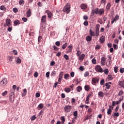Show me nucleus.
I'll use <instances>...</instances> for the list:
<instances>
[{
  "label": "nucleus",
  "mask_w": 124,
  "mask_h": 124,
  "mask_svg": "<svg viewBox=\"0 0 124 124\" xmlns=\"http://www.w3.org/2000/svg\"><path fill=\"white\" fill-rule=\"evenodd\" d=\"M81 52L80 50H78L77 53V57H79L81 55Z\"/></svg>",
  "instance_id": "8fccbe9b"
},
{
  "label": "nucleus",
  "mask_w": 124,
  "mask_h": 124,
  "mask_svg": "<svg viewBox=\"0 0 124 124\" xmlns=\"http://www.w3.org/2000/svg\"><path fill=\"white\" fill-rule=\"evenodd\" d=\"M64 12H66L67 14H68L70 12V5L69 4L67 3L64 6L63 9Z\"/></svg>",
  "instance_id": "f03ea898"
},
{
  "label": "nucleus",
  "mask_w": 124,
  "mask_h": 124,
  "mask_svg": "<svg viewBox=\"0 0 124 124\" xmlns=\"http://www.w3.org/2000/svg\"><path fill=\"white\" fill-rule=\"evenodd\" d=\"M99 24L96 25L95 31H99Z\"/></svg>",
  "instance_id": "5fc2aeb1"
},
{
  "label": "nucleus",
  "mask_w": 124,
  "mask_h": 124,
  "mask_svg": "<svg viewBox=\"0 0 124 124\" xmlns=\"http://www.w3.org/2000/svg\"><path fill=\"white\" fill-rule=\"evenodd\" d=\"M121 102H122V99L120 98L119 101H115V104H116V105H118L120 104V103H121Z\"/></svg>",
  "instance_id": "49530a36"
},
{
  "label": "nucleus",
  "mask_w": 124,
  "mask_h": 124,
  "mask_svg": "<svg viewBox=\"0 0 124 124\" xmlns=\"http://www.w3.org/2000/svg\"><path fill=\"white\" fill-rule=\"evenodd\" d=\"M37 5L39 7H42L43 6L42 3H41V2H38L37 3Z\"/></svg>",
  "instance_id": "bf43d9fd"
},
{
  "label": "nucleus",
  "mask_w": 124,
  "mask_h": 124,
  "mask_svg": "<svg viewBox=\"0 0 124 124\" xmlns=\"http://www.w3.org/2000/svg\"><path fill=\"white\" fill-rule=\"evenodd\" d=\"M85 57H86V55H85V54H81L79 55V56H78V59L79 61H83V60L85 59Z\"/></svg>",
  "instance_id": "dca6fc26"
},
{
  "label": "nucleus",
  "mask_w": 124,
  "mask_h": 124,
  "mask_svg": "<svg viewBox=\"0 0 124 124\" xmlns=\"http://www.w3.org/2000/svg\"><path fill=\"white\" fill-rule=\"evenodd\" d=\"M98 95L99 97L103 98L104 97V93L103 92L100 91L98 92Z\"/></svg>",
  "instance_id": "6ab92c4d"
},
{
  "label": "nucleus",
  "mask_w": 124,
  "mask_h": 124,
  "mask_svg": "<svg viewBox=\"0 0 124 124\" xmlns=\"http://www.w3.org/2000/svg\"><path fill=\"white\" fill-rule=\"evenodd\" d=\"M99 81V79L97 78H93L92 79V85H93L94 86L95 85V84H96L97 83H98Z\"/></svg>",
  "instance_id": "423d86ee"
},
{
  "label": "nucleus",
  "mask_w": 124,
  "mask_h": 124,
  "mask_svg": "<svg viewBox=\"0 0 124 124\" xmlns=\"http://www.w3.org/2000/svg\"><path fill=\"white\" fill-rule=\"evenodd\" d=\"M113 76L112 75H108V76L107 80H108V81H110V80H113Z\"/></svg>",
  "instance_id": "412c9836"
},
{
  "label": "nucleus",
  "mask_w": 124,
  "mask_h": 124,
  "mask_svg": "<svg viewBox=\"0 0 124 124\" xmlns=\"http://www.w3.org/2000/svg\"><path fill=\"white\" fill-rule=\"evenodd\" d=\"M0 103H2V104H7V101L1 100V101H0Z\"/></svg>",
  "instance_id": "ea45409f"
},
{
  "label": "nucleus",
  "mask_w": 124,
  "mask_h": 124,
  "mask_svg": "<svg viewBox=\"0 0 124 124\" xmlns=\"http://www.w3.org/2000/svg\"><path fill=\"white\" fill-rule=\"evenodd\" d=\"M43 107H44L43 104L41 103L39 104V105L38 106V110H40V109H43Z\"/></svg>",
  "instance_id": "b1692460"
},
{
  "label": "nucleus",
  "mask_w": 124,
  "mask_h": 124,
  "mask_svg": "<svg viewBox=\"0 0 124 124\" xmlns=\"http://www.w3.org/2000/svg\"><path fill=\"white\" fill-rule=\"evenodd\" d=\"M90 34L91 35V36H94V32L93 31H92V30L91 29L90 30Z\"/></svg>",
  "instance_id": "72a5a7b5"
},
{
  "label": "nucleus",
  "mask_w": 124,
  "mask_h": 124,
  "mask_svg": "<svg viewBox=\"0 0 124 124\" xmlns=\"http://www.w3.org/2000/svg\"><path fill=\"white\" fill-rule=\"evenodd\" d=\"M64 92H65V93H70V92H71V89L69 88H65V89H64Z\"/></svg>",
  "instance_id": "5701e85b"
},
{
  "label": "nucleus",
  "mask_w": 124,
  "mask_h": 124,
  "mask_svg": "<svg viewBox=\"0 0 124 124\" xmlns=\"http://www.w3.org/2000/svg\"><path fill=\"white\" fill-rule=\"evenodd\" d=\"M113 48L115 50H117L118 49V46L115 44L113 45Z\"/></svg>",
  "instance_id": "680f3d73"
},
{
  "label": "nucleus",
  "mask_w": 124,
  "mask_h": 124,
  "mask_svg": "<svg viewBox=\"0 0 124 124\" xmlns=\"http://www.w3.org/2000/svg\"><path fill=\"white\" fill-rule=\"evenodd\" d=\"M15 99V94H14V92H11L9 96V100L10 102L12 103L14 102V100Z\"/></svg>",
  "instance_id": "20e7f679"
},
{
  "label": "nucleus",
  "mask_w": 124,
  "mask_h": 124,
  "mask_svg": "<svg viewBox=\"0 0 124 124\" xmlns=\"http://www.w3.org/2000/svg\"><path fill=\"white\" fill-rule=\"evenodd\" d=\"M46 13H47V17L49 19H51V18L53 17V14H52V12H50L49 10H46Z\"/></svg>",
  "instance_id": "9d476101"
},
{
  "label": "nucleus",
  "mask_w": 124,
  "mask_h": 124,
  "mask_svg": "<svg viewBox=\"0 0 124 124\" xmlns=\"http://www.w3.org/2000/svg\"><path fill=\"white\" fill-rule=\"evenodd\" d=\"M77 92H78V93H80V92H81V91H82V87L78 86L77 88Z\"/></svg>",
  "instance_id": "2f4dec72"
},
{
  "label": "nucleus",
  "mask_w": 124,
  "mask_h": 124,
  "mask_svg": "<svg viewBox=\"0 0 124 124\" xmlns=\"http://www.w3.org/2000/svg\"><path fill=\"white\" fill-rule=\"evenodd\" d=\"M106 8L107 11H109V10H110V9L111 8V3H110V2L108 3Z\"/></svg>",
  "instance_id": "a211bd4d"
},
{
  "label": "nucleus",
  "mask_w": 124,
  "mask_h": 124,
  "mask_svg": "<svg viewBox=\"0 0 124 124\" xmlns=\"http://www.w3.org/2000/svg\"><path fill=\"white\" fill-rule=\"evenodd\" d=\"M57 75V72H56V71H53L51 74V76H56Z\"/></svg>",
  "instance_id": "37998d69"
},
{
  "label": "nucleus",
  "mask_w": 124,
  "mask_h": 124,
  "mask_svg": "<svg viewBox=\"0 0 124 124\" xmlns=\"http://www.w3.org/2000/svg\"><path fill=\"white\" fill-rule=\"evenodd\" d=\"M89 75H90V73L88 71L84 73V77H88Z\"/></svg>",
  "instance_id": "4d7b16f0"
},
{
  "label": "nucleus",
  "mask_w": 124,
  "mask_h": 124,
  "mask_svg": "<svg viewBox=\"0 0 124 124\" xmlns=\"http://www.w3.org/2000/svg\"><path fill=\"white\" fill-rule=\"evenodd\" d=\"M105 62H106V58L105 57H102L101 59V64L103 66L105 65Z\"/></svg>",
  "instance_id": "f8f14e48"
},
{
  "label": "nucleus",
  "mask_w": 124,
  "mask_h": 124,
  "mask_svg": "<svg viewBox=\"0 0 124 124\" xmlns=\"http://www.w3.org/2000/svg\"><path fill=\"white\" fill-rule=\"evenodd\" d=\"M112 109H108V111H107V114L108 115H111V113H112Z\"/></svg>",
  "instance_id": "79ce46f5"
},
{
  "label": "nucleus",
  "mask_w": 124,
  "mask_h": 124,
  "mask_svg": "<svg viewBox=\"0 0 124 124\" xmlns=\"http://www.w3.org/2000/svg\"><path fill=\"white\" fill-rule=\"evenodd\" d=\"M5 22L6 23L4 24V28H6V27H11L12 26V23L10 18L6 19Z\"/></svg>",
  "instance_id": "7ed1b4c3"
},
{
  "label": "nucleus",
  "mask_w": 124,
  "mask_h": 124,
  "mask_svg": "<svg viewBox=\"0 0 124 124\" xmlns=\"http://www.w3.org/2000/svg\"><path fill=\"white\" fill-rule=\"evenodd\" d=\"M13 52L14 53V55L16 56H17L18 55V52H17V50L14 49L13 50Z\"/></svg>",
  "instance_id": "e2e57ef3"
},
{
  "label": "nucleus",
  "mask_w": 124,
  "mask_h": 124,
  "mask_svg": "<svg viewBox=\"0 0 124 124\" xmlns=\"http://www.w3.org/2000/svg\"><path fill=\"white\" fill-rule=\"evenodd\" d=\"M7 93L8 92L7 91H5L4 92L2 93V96H5V95H7Z\"/></svg>",
  "instance_id": "864d4df0"
},
{
  "label": "nucleus",
  "mask_w": 124,
  "mask_h": 124,
  "mask_svg": "<svg viewBox=\"0 0 124 124\" xmlns=\"http://www.w3.org/2000/svg\"><path fill=\"white\" fill-rule=\"evenodd\" d=\"M114 71L115 73H118V67H114Z\"/></svg>",
  "instance_id": "338daca9"
},
{
  "label": "nucleus",
  "mask_w": 124,
  "mask_h": 124,
  "mask_svg": "<svg viewBox=\"0 0 124 124\" xmlns=\"http://www.w3.org/2000/svg\"><path fill=\"white\" fill-rule=\"evenodd\" d=\"M120 73H124V68H121L120 70Z\"/></svg>",
  "instance_id": "774afa93"
},
{
  "label": "nucleus",
  "mask_w": 124,
  "mask_h": 124,
  "mask_svg": "<svg viewBox=\"0 0 124 124\" xmlns=\"http://www.w3.org/2000/svg\"><path fill=\"white\" fill-rule=\"evenodd\" d=\"M7 84V78H5L3 80L0 82V85L1 86H5Z\"/></svg>",
  "instance_id": "6e6552de"
},
{
  "label": "nucleus",
  "mask_w": 124,
  "mask_h": 124,
  "mask_svg": "<svg viewBox=\"0 0 124 124\" xmlns=\"http://www.w3.org/2000/svg\"><path fill=\"white\" fill-rule=\"evenodd\" d=\"M14 24L16 26H18V25H20V20H16L14 21Z\"/></svg>",
  "instance_id": "4be33fe9"
},
{
  "label": "nucleus",
  "mask_w": 124,
  "mask_h": 124,
  "mask_svg": "<svg viewBox=\"0 0 124 124\" xmlns=\"http://www.w3.org/2000/svg\"><path fill=\"white\" fill-rule=\"evenodd\" d=\"M105 12V11L104 10V9H100L99 10V15H102L103 14H104V13Z\"/></svg>",
  "instance_id": "f3484780"
},
{
  "label": "nucleus",
  "mask_w": 124,
  "mask_h": 124,
  "mask_svg": "<svg viewBox=\"0 0 124 124\" xmlns=\"http://www.w3.org/2000/svg\"><path fill=\"white\" fill-rule=\"evenodd\" d=\"M92 37H91V36H87L86 38V39L87 40V41H89V42L90 41H92Z\"/></svg>",
  "instance_id": "cd10ccee"
},
{
  "label": "nucleus",
  "mask_w": 124,
  "mask_h": 124,
  "mask_svg": "<svg viewBox=\"0 0 124 124\" xmlns=\"http://www.w3.org/2000/svg\"><path fill=\"white\" fill-rule=\"evenodd\" d=\"M84 89L86 92H89L90 89H91V86L90 85H85L84 87Z\"/></svg>",
  "instance_id": "aec40b11"
},
{
  "label": "nucleus",
  "mask_w": 124,
  "mask_h": 124,
  "mask_svg": "<svg viewBox=\"0 0 124 124\" xmlns=\"http://www.w3.org/2000/svg\"><path fill=\"white\" fill-rule=\"evenodd\" d=\"M22 62V60L20 59L19 57L17 58L16 59V63H21Z\"/></svg>",
  "instance_id": "7c9ffc66"
},
{
  "label": "nucleus",
  "mask_w": 124,
  "mask_h": 124,
  "mask_svg": "<svg viewBox=\"0 0 124 124\" xmlns=\"http://www.w3.org/2000/svg\"><path fill=\"white\" fill-rule=\"evenodd\" d=\"M92 95H93V93H89L88 96H87L86 100H85V102L87 104L90 103V97H91V96H92Z\"/></svg>",
  "instance_id": "9b49d317"
},
{
  "label": "nucleus",
  "mask_w": 124,
  "mask_h": 124,
  "mask_svg": "<svg viewBox=\"0 0 124 124\" xmlns=\"http://www.w3.org/2000/svg\"><path fill=\"white\" fill-rule=\"evenodd\" d=\"M95 50H99L100 49V45H97L95 47Z\"/></svg>",
  "instance_id": "6e6d98bb"
},
{
  "label": "nucleus",
  "mask_w": 124,
  "mask_h": 124,
  "mask_svg": "<svg viewBox=\"0 0 124 124\" xmlns=\"http://www.w3.org/2000/svg\"><path fill=\"white\" fill-rule=\"evenodd\" d=\"M13 11L14 13H17V12H18V9L17 8H14Z\"/></svg>",
  "instance_id": "de8ad7c7"
},
{
  "label": "nucleus",
  "mask_w": 124,
  "mask_h": 124,
  "mask_svg": "<svg viewBox=\"0 0 124 124\" xmlns=\"http://www.w3.org/2000/svg\"><path fill=\"white\" fill-rule=\"evenodd\" d=\"M114 18L116 21H118L119 20V19H120V16L116 15V16H115V17H114Z\"/></svg>",
  "instance_id": "69168bd1"
},
{
  "label": "nucleus",
  "mask_w": 124,
  "mask_h": 124,
  "mask_svg": "<svg viewBox=\"0 0 124 124\" xmlns=\"http://www.w3.org/2000/svg\"><path fill=\"white\" fill-rule=\"evenodd\" d=\"M63 58H65V59L66 60V61H68L69 60V57H68V56L66 54L64 55L63 56Z\"/></svg>",
  "instance_id": "58836bf2"
},
{
  "label": "nucleus",
  "mask_w": 124,
  "mask_h": 124,
  "mask_svg": "<svg viewBox=\"0 0 124 124\" xmlns=\"http://www.w3.org/2000/svg\"><path fill=\"white\" fill-rule=\"evenodd\" d=\"M19 3L20 5H24V4H25V1H24V0H20L19 1Z\"/></svg>",
  "instance_id": "c9c22d12"
},
{
  "label": "nucleus",
  "mask_w": 124,
  "mask_h": 124,
  "mask_svg": "<svg viewBox=\"0 0 124 124\" xmlns=\"http://www.w3.org/2000/svg\"><path fill=\"white\" fill-rule=\"evenodd\" d=\"M68 45V44H67V43H65L62 46V49H65L66 48V47H67Z\"/></svg>",
  "instance_id": "a19ab883"
},
{
  "label": "nucleus",
  "mask_w": 124,
  "mask_h": 124,
  "mask_svg": "<svg viewBox=\"0 0 124 124\" xmlns=\"http://www.w3.org/2000/svg\"><path fill=\"white\" fill-rule=\"evenodd\" d=\"M95 70L97 72L100 73H102L103 72V69H102V68L99 65H97L95 66Z\"/></svg>",
  "instance_id": "39448f33"
},
{
  "label": "nucleus",
  "mask_w": 124,
  "mask_h": 124,
  "mask_svg": "<svg viewBox=\"0 0 124 124\" xmlns=\"http://www.w3.org/2000/svg\"><path fill=\"white\" fill-rule=\"evenodd\" d=\"M69 74H65L64 75V78L66 80H68V78H69Z\"/></svg>",
  "instance_id": "bb28decb"
},
{
  "label": "nucleus",
  "mask_w": 124,
  "mask_h": 124,
  "mask_svg": "<svg viewBox=\"0 0 124 124\" xmlns=\"http://www.w3.org/2000/svg\"><path fill=\"white\" fill-rule=\"evenodd\" d=\"M103 72H104L105 74H106V75H108L109 73V70H108V69H106L103 70Z\"/></svg>",
  "instance_id": "c85d7f7f"
},
{
  "label": "nucleus",
  "mask_w": 124,
  "mask_h": 124,
  "mask_svg": "<svg viewBox=\"0 0 124 124\" xmlns=\"http://www.w3.org/2000/svg\"><path fill=\"white\" fill-rule=\"evenodd\" d=\"M92 62L93 64H96V59H95V58H93L92 60Z\"/></svg>",
  "instance_id": "09e8293b"
},
{
  "label": "nucleus",
  "mask_w": 124,
  "mask_h": 124,
  "mask_svg": "<svg viewBox=\"0 0 124 124\" xmlns=\"http://www.w3.org/2000/svg\"><path fill=\"white\" fill-rule=\"evenodd\" d=\"M8 61L10 62H12V60H13V57L12 56H9L8 57Z\"/></svg>",
  "instance_id": "c03bdc74"
},
{
  "label": "nucleus",
  "mask_w": 124,
  "mask_h": 124,
  "mask_svg": "<svg viewBox=\"0 0 124 124\" xmlns=\"http://www.w3.org/2000/svg\"><path fill=\"white\" fill-rule=\"evenodd\" d=\"M62 72L61 71L60 72V74H59V78H58V82H56L54 85L53 88H57V86H58V84L59 85H61L62 84Z\"/></svg>",
  "instance_id": "f257e3e1"
},
{
  "label": "nucleus",
  "mask_w": 124,
  "mask_h": 124,
  "mask_svg": "<svg viewBox=\"0 0 124 124\" xmlns=\"http://www.w3.org/2000/svg\"><path fill=\"white\" fill-rule=\"evenodd\" d=\"M0 10L5 11V10H6V7H5V6H4V5H1L0 7Z\"/></svg>",
  "instance_id": "c756f323"
},
{
  "label": "nucleus",
  "mask_w": 124,
  "mask_h": 124,
  "mask_svg": "<svg viewBox=\"0 0 124 124\" xmlns=\"http://www.w3.org/2000/svg\"><path fill=\"white\" fill-rule=\"evenodd\" d=\"M26 15L27 17L29 18L31 16V9H29L28 11L26 13Z\"/></svg>",
  "instance_id": "4468645a"
},
{
  "label": "nucleus",
  "mask_w": 124,
  "mask_h": 124,
  "mask_svg": "<svg viewBox=\"0 0 124 124\" xmlns=\"http://www.w3.org/2000/svg\"><path fill=\"white\" fill-rule=\"evenodd\" d=\"M74 116L75 117V119H77V116L78 115V112L77 111H75L73 113Z\"/></svg>",
  "instance_id": "e433bc0d"
},
{
  "label": "nucleus",
  "mask_w": 124,
  "mask_h": 124,
  "mask_svg": "<svg viewBox=\"0 0 124 124\" xmlns=\"http://www.w3.org/2000/svg\"><path fill=\"white\" fill-rule=\"evenodd\" d=\"M80 8L81 9H86L87 8V5L82 4L80 5Z\"/></svg>",
  "instance_id": "393cba45"
},
{
  "label": "nucleus",
  "mask_w": 124,
  "mask_h": 124,
  "mask_svg": "<svg viewBox=\"0 0 124 124\" xmlns=\"http://www.w3.org/2000/svg\"><path fill=\"white\" fill-rule=\"evenodd\" d=\"M35 119H36V117L35 116V115H33L31 117V121H34Z\"/></svg>",
  "instance_id": "0e129e2a"
},
{
  "label": "nucleus",
  "mask_w": 124,
  "mask_h": 124,
  "mask_svg": "<svg viewBox=\"0 0 124 124\" xmlns=\"http://www.w3.org/2000/svg\"><path fill=\"white\" fill-rule=\"evenodd\" d=\"M52 48H53V50H55L56 52H58L59 51V49L60 48H58L56 46H52Z\"/></svg>",
  "instance_id": "473e14b6"
},
{
  "label": "nucleus",
  "mask_w": 124,
  "mask_h": 124,
  "mask_svg": "<svg viewBox=\"0 0 124 124\" xmlns=\"http://www.w3.org/2000/svg\"><path fill=\"white\" fill-rule=\"evenodd\" d=\"M91 117H92V115H90V116H86L85 118L84 119V121H87L89 120V119H90Z\"/></svg>",
  "instance_id": "3c124183"
},
{
  "label": "nucleus",
  "mask_w": 124,
  "mask_h": 124,
  "mask_svg": "<svg viewBox=\"0 0 124 124\" xmlns=\"http://www.w3.org/2000/svg\"><path fill=\"white\" fill-rule=\"evenodd\" d=\"M124 94V92L123 91H120L118 93V96H121Z\"/></svg>",
  "instance_id": "f704fd0d"
},
{
  "label": "nucleus",
  "mask_w": 124,
  "mask_h": 124,
  "mask_svg": "<svg viewBox=\"0 0 124 124\" xmlns=\"http://www.w3.org/2000/svg\"><path fill=\"white\" fill-rule=\"evenodd\" d=\"M42 40V36H39L38 38V44H39V43H41Z\"/></svg>",
  "instance_id": "a878e982"
},
{
  "label": "nucleus",
  "mask_w": 124,
  "mask_h": 124,
  "mask_svg": "<svg viewBox=\"0 0 124 124\" xmlns=\"http://www.w3.org/2000/svg\"><path fill=\"white\" fill-rule=\"evenodd\" d=\"M79 70L80 71H84L85 68H84V67L83 66H80L79 68Z\"/></svg>",
  "instance_id": "052dcab7"
},
{
  "label": "nucleus",
  "mask_w": 124,
  "mask_h": 124,
  "mask_svg": "<svg viewBox=\"0 0 124 124\" xmlns=\"http://www.w3.org/2000/svg\"><path fill=\"white\" fill-rule=\"evenodd\" d=\"M111 85H112V82H109L106 83L105 86H106V89H107V90H109V89H110V87H111Z\"/></svg>",
  "instance_id": "2eb2a0df"
},
{
  "label": "nucleus",
  "mask_w": 124,
  "mask_h": 124,
  "mask_svg": "<svg viewBox=\"0 0 124 124\" xmlns=\"http://www.w3.org/2000/svg\"><path fill=\"white\" fill-rule=\"evenodd\" d=\"M7 31H9V32H11V31H12V26L8 27Z\"/></svg>",
  "instance_id": "4c0bfd02"
},
{
  "label": "nucleus",
  "mask_w": 124,
  "mask_h": 124,
  "mask_svg": "<svg viewBox=\"0 0 124 124\" xmlns=\"http://www.w3.org/2000/svg\"><path fill=\"white\" fill-rule=\"evenodd\" d=\"M119 85L121 86V87H122V88H123V89H124V83L122 81H120Z\"/></svg>",
  "instance_id": "603ef678"
},
{
  "label": "nucleus",
  "mask_w": 124,
  "mask_h": 124,
  "mask_svg": "<svg viewBox=\"0 0 124 124\" xmlns=\"http://www.w3.org/2000/svg\"><path fill=\"white\" fill-rule=\"evenodd\" d=\"M46 18H47V16L46 15L43 16L41 19V24H46Z\"/></svg>",
  "instance_id": "0eeeda50"
},
{
  "label": "nucleus",
  "mask_w": 124,
  "mask_h": 124,
  "mask_svg": "<svg viewBox=\"0 0 124 124\" xmlns=\"http://www.w3.org/2000/svg\"><path fill=\"white\" fill-rule=\"evenodd\" d=\"M72 107L71 106H66L64 107V110L65 112H66L67 113H68V112H70V110H71V108Z\"/></svg>",
  "instance_id": "1a4fd4ad"
},
{
  "label": "nucleus",
  "mask_w": 124,
  "mask_h": 124,
  "mask_svg": "<svg viewBox=\"0 0 124 124\" xmlns=\"http://www.w3.org/2000/svg\"><path fill=\"white\" fill-rule=\"evenodd\" d=\"M119 116H120L119 112H115L113 115V117H119Z\"/></svg>",
  "instance_id": "13d9d810"
},
{
  "label": "nucleus",
  "mask_w": 124,
  "mask_h": 124,
  "mask_svg": "<svg viewBox=\"0 0 124 124\" xmlns=\"http://www.w3.org/2000/svg\"><path fill=\"white\" fill-rule=\"evenodd\" d=\"M100 42L101 44H103V43L105 42V37L104 36H102L100 37Z\"/></svg>",
  "instance_id": "ddd939ff"
},
{
  "label": "nucleus",
  "mask_w": 124,
  "mask_h": 124,
  "mask_svg": "<svg viewBox=\"0 0 124 124\" xmlns=\"http://www.w3.org/2000/svg\"><path fill=\"white\" fill-rule=\"evenodd\" d=\"M105 83V81L104 80V79H102L101 80L100 85H101V86H103V85H104Z\"/></svg>",
  "instance_id": "a18cd8bd"
}]
</instances>
